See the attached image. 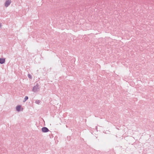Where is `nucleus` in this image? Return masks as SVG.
I'll use <instances>...</instances> for the list:
<instances>
[{
	"label": "nucleus",
	"instance_id": "1",
	"mask_svg": "<svg viewBox=\"0 0 154 154\" xmlns=\"http://www.w3.org/2000/svg\"><path fill=\"white\" fill-rule=\"evenodd\" d=\"M38 85H36L34 86L32 89V91L34 92H36L38 91Z\"/></svg>",
	"mask_w": 154,
	"mask_h": 154
},
{
	"label": "nucleus",
	"instance_id": "2",
	"mask_svg": "<svg viewBox=\"0 0 154 154\" xmlns=\"http://www.w3.org/2000/svg\"><path fill=\"white\" fill-rule=\"evenodd\" d=\"M11 3V0H6L5 3V6L6 7H8L10 4Z\"/></svg>",
	"mask_w": 154,
	"mask_h": 154
},
{
	"label": "nucleus",
	"instance_id": "3",
	"mask_svg": "<svg viewBox=\"0 0 154 154\" xmlns=\"http://www.w3.org/2000/svg\"><path fill=\"white\" fill-rule=\"evenodd\" d=\"M42 131L43 132L45 133L48 132L49 130L47 128L44 127L42 128Z\"/></svg>",
	"mask_w": 154,
	"mask_h": 154
},
{
	"label": "nucleus",
	"instance_id": "4",
	"mask_svg": "<svg viewBox=\"0 0 154 154\" xmlns=\"http://www.w3.org/2000/svg\"><path fill=\"white\" fill-rule=\"evenodd\" d=\"M21 106L20 105H18L16 106V109L17 111L19 112L21 110Z\"/></svg>",
	"mask_w": 154,
	"mask_h": 154
},
{
	"label": "nucleus",
	"instance_id": "5",
	"mask_svg": "<svg viewBox=\"0 0 154 154\" xmlns=\"http://www.w3.org/2000/svg\"><path fill=\"white\" fill-rule=\"evenodd\" d=\"M5 62V58H0V63L2 64L4 63Z\"/></svg>",
	"mask_w": 154,
	"mask_h": 154
},
{
	"label": "nucleus",
	"instance_id": "6",
	"mask_svg": "<svg viewBox=\"0 0 154 154\" xmlns=\"http://www.w3.org/2000/svg\"><path fill=\"white\" fill-rule=\"evenodd\" d=\"M35 103L38 104H40L41 103V101L39 100H36L35 101Z\"/></svg>",
	"mask_w": 154,
	"mask_h": 154
},
{
	"label": "nucleus",
	"instance_id": "7",
	"mask_svg": "<svg viewBox=\"0 0 154 154\" xmlns=\"http://www.w3.org/2000/svg\"><path fill=\"white\" fill-rule=\"evenodd\" d=\"M28 99V97L27 96H26L24 98V100L23 101V102H25L26 100H27Z\"/></svg>",
	"mask_w": 154,
	"mask_h": 154
},
{
	"label": "nucleus",
	"instance_id": "8",
	"mask_svg": "<svg viewBox=\"0 0 154 154\" xmlns=\"http://www.w3.org/2000/svg\"><path fill=\"white\" fill-rule=\"evenodd\" d=\"M28 77L30 79H32V75L30 74H28Z\"/></svg>",
	"mask_w": 154,
	"mask_h": 154
},
{
	"label": "nucleus",
	"instance_id": "9",
	"mask_svg": "<svg viewBox=\"0 0 154 154\" xmlns=\"http://www.w3.org/2000/svg\"><path fill=\"white\" fill-rule=\"evenodd\" d=\"M2 26V25L1 24V23H0V28Z\"/></svg>",
	"mask_w": 154,
	"mask_h": 154
},
{
	"label": "nucleus",
	"instance_id": "10",
	"mask_svg": "<svg viewBox=\"0 0 154 154\" xmlns=\"http://www.w3.org/2000/svg\"><path fill=\"white\" fill-rule=\"evenodd\" d=\"M23 109V108H22V110Z\"/></svg>",
	"mask_w": 154,
	"mask_h": 154
}]
</instances>
